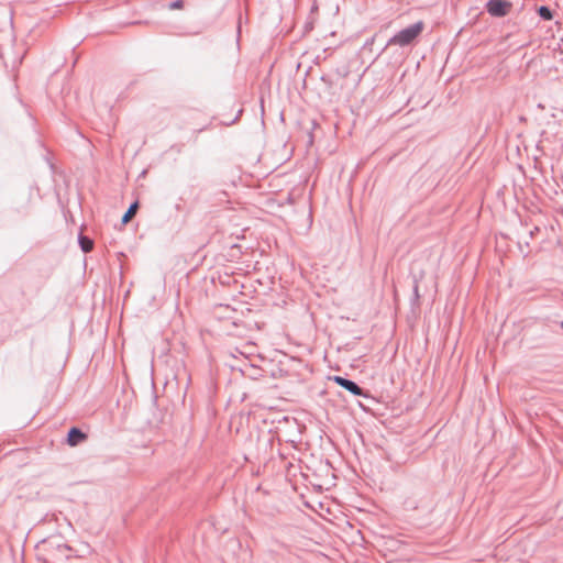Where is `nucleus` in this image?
Instances as JSON below:
<instances>
[{
  "label": "nucleus",
  "mask_w": 563,
  "mask_h": 563,
  "mask_svg": "<svg viewBox=\"0 0 563 563\" xmlns=\"http://www.w3.org/2000/svg\"><path fill=\"white\" fill-rule=\"evenodd\" d=\"M424 24L422 21L399 31L389 40V45L406 46L413 42L422 32Z\"/></svg>",
  "instance_id": "f257e3e1"
},
{
  "label": "nucleus",
  "mask_w": 563,
  "mask_h": 563,
  "mask_svg": "<svg viewBox=\"0 0 563 563\" xmlns=\"http://www.w3.org/2000/svg\"><path fill=\"white\" fill-rule=\"evenodd\" d=\"M486 8L493 16H505L510 11L511 4L505 0H489Z\"/></svg>",
  "instance_id": "f03ea898"
},
{
  "label": "nucleus",
  "mask_w": 563,
  "mask_h": 563,
  "mask_svg": "<svg viewBox=\"0 0 563 563\" xmlns=\"http://www.w3.org/2000/svg\"><path fill=\"white\" fill-rule=\"evenodd\" d=\"M333 380L340 385L341 387L345 388L350 393L356 396L363 395V390L361 387H358L354 382L349 380L346 378H343L341 376H334Z\"/></svg>",
  "instance_id": "7ed1b4c3"
},
{
  "label": "nucleus",
  "mask_w": 563,
  "mask_h": 563,
  "mask_svg": "<svg viewBox=\"0 0 563 563\" xmlns=\"http://www.w3.org/2000/svg\"><path fill=\"white\" fill-rule=\"evenodd\" d=\"M86 438L87 435L82 433L79 429L71 428L68 433V444L70 446H76L77 444L86 440Z\"/></svg>",
  "instance_id": "20e7f679"
},
{
  "label": "nucleus",
  "mask_w": 563,
  "mask_h": 563,
  "mask_svg": "<svg viewBox=\"0 0 563 563\" xmlns=\"http://www.w3.org/2000/svg\"><path fill=\"white\" fill-rule=\"evenodd\" d=\"M137 208H139L137 202L132 203L130 206V208L128 209V211L122 217V223L126 224L128 222H130L132 220V218L135 216Z\"/></svg>",
  "instance_id": "39448f33"
},
{
  "label": "nucleus",
  "mask_w": 563,
  "mask_h": 563,
  "mask_svg": "<svg viewBox=\"0 0 563 563\" xmlns=\"http://www.w3.org/2000/svg\"><path fill=\"white\" fill-rule=\"evenodd\" d=\"M79 242L85 253L90 252L93 247V242L87 236H80Z\"/></svg>",
  "instance_id": "423d86ee"
},
{
  "label": "nucleus",
  "mask_w": 563,
  "mask_h": 563,
  "mask_svg": "<svg viewBox=\"0 0 563 563\" xmlns=\"http://www.w3.org/2000/svg\"><path fill=\"white\" fill-rule=\"evenodd\" d=\"M539 14L544 19V20H551L552 19V13L550 11L549 8L547 7H540L539 9Z\"/></svg>",
  "instance_id": "0eeeda50"
},
{
  "label": "nucleus",
  "mask_w": 563,
  "mask_h": 563,
  "mask_svg": "<svg viewBox=\"0 0 563 563\" xmlns=\"http://www.w3.org/2000/svg\"><path fill=\"white\" fill-rule=\"evenodd\" d=\"M185 7V2L183 0H176L172 3H169L170 10H181Z\"/></svg>",
  "instance_id": "6e6552de"
}]
</instances>
